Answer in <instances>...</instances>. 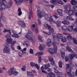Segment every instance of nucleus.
Returning <instances> with one entry per match:
<instances>
[{"label": "nucleus", "mask_w": 77, "mask_h": 77, "mask_svg": "<svg viewBox=\"0 0 77 77\" xmlns=\"http://www.w3.org/2000/svg\"><path fill=\"white\" fill-rule=\"evenodd\" d=\"M37 14L38 17L40 18H42L45 15L44 18L45 20L53 22V19H52V16L51 14H45V13L44 11L41 12L39 10L37 11Z\"/></svg>", "instance_id": "obj_1"}, {"label": "nucleus", "mask_w": 77, "mask_h": 77, "mask_svg": "<svg viewBox=\"0 0 77 77\" xmlns=\"http://www.w3.org/2000/svg\"><path fill=\"white\" fill-rule=\"evenodd\" d=\"M7 37H10V36L8 34L6 35ZM10 44V38H8L7 39V42L4 44L5 47L3 49V53H6L9 54L10 53V48H9V45Z\"/></svg>", "instance_id": "obj_2"}, {"label": "nucleus", "mask_w": 77, "mask_h": 77, "mask_svg": "<svg viewBox=\"0 0 77 77\" xmlns=\"http://www.w3.org/2000/svg\"><path fill=\"white\" fill-rule=\"evenodd\" d=\"M33 36V33L31 32L30 30H29L27 33L25 34V38L33 42H35L36 39L35 37H32V36Z\"/></svg>", "instance_id": "obj_3"}, {"label": "nucleus", "mask_w": 77, "mask_h": 77, "mask_svg": "<svg viewBox=\"0 0 77 77\" xmlns=\"http://www.w3.org/2000/svg\"><path fill=\"white\" fill-rule=\"evenodd\" d=\"M7 2L6 0H0V4L1 5V8H0V11H2V10H4L5 9H8L9 6V4H7L5 5V3H6Z\"/></svg>", "instance_id": "obj_4"}, {"label": "nucleus", "mask_w": 77, "mask_h": 77, "mask_svg": "<svg viewBox=\"0 0 77 77\" xmlns=\"http://www.w3.org/2000/svg\"><path fill=\"white\" fill-rule=\"evenodd\" d=\"M52 45L54 48H49L48 49V51L51 54H56V52H57V46L56 45L55 42H53Z\"/></svg>", "instance_id": "obj_5"}, {"label": "nucleus", "mask_w": 77, "mask_h": 77, "mask_svg": "<svg viewBox=\"0 0 77 77\" xmlns=\"http://www.w3.org/2000/svg\"><path fill=\"white\" fill-rule=\"evenodd\" d=\"M41 69L42 70V72H43V73H44L47 76V77H55L56 75L54 74V73L52 72H51L49 73H48L47 72L44 71V66H42L41 67Z\"/></svg>", "instance_id": "obj_6"}, {"label": "nucleus", "mask_w": 77, "mask_h": 77, "mask_svg": "<svg viewBox=\"0 0 77 77\" xmlns=\"http://www.w3.org/2000/svg\"><path fill=\"white\" fill-rule=\"evenodd\" d=\"M16 69L14 67H12L10 69V75H12V74H14V75H17V74H19V72L15 71L14 72V71H15Z\"/></svg>", "instance_id": "obj_7"}, {"label": "nucleus", "mask_w": 77, "mask_h": 77, "mask_svg": "<svg viewBox=\"0 0 77 77\" xmlns=\"http://www.w3.org/2000/svg\"><path fill=\"white\" fill-rule=\"evenodd\" d=\"M66 71L67 72V74L69 77H75L74 75H72L71 73V68L69 67V68H66Z\"/></svg>", "instance_id": "obj_8"}, {"label": "nucleus", "mask_w": 77, "mask_h": 77, "mask_svg": "<svg viewBox=\"0 0 77 77\" xmlns=\"http://www.w3.org/2000/svg\"><path fill=\"white\" fill-rule=\"evenodd\" d=\"M43 26L45 27V28H46L48 26L49 31H50V32L51 33H52V32H54V29L53 28H51V26L49 25H48V24H47V23H45L43 24Z\"/></svg>", "instance_id": "obj_9"}, {"label": "nucleus", "mask_w": 77, "mask_h": 77, "mask_svg": "<svg viewBox=\"0 0 77 77\" xmlns=\"http://www.w3.org/2000/svg\"><path fill=\"white\" fill-rule=\"evenodd\" d=\"M10 44H11V48L12 50H14V48L13 47V46L16 44V41H13V39L12 38H10Z\"/></svg>", "instance_id": "obj_10"}, {"label": "nucleus", "mask_w": 77, "mask_h": 77, "mask_svg": "<svg viewBox=\"0 0 77 77\" xmlns=\"http://www.w3.org/2000/svg\"><path fill=\"white\" fill-rule=\"evenodd\" d=\"M18 23L22 27H26V23H25L24 21L20 20L18 21Z\"/></svg>", "instance_id": "obj_11"}, {"label": "nucleus", "mask_w": 77, "mask_h": 77, "mask_svg": "<svg viewBox=\"0 0 77 77\" xmlns=\"http://www.w3.org/2000/svg\"><path fill=\"white\" fill-rule=\"evenodd\" d=\"M26 1H29V0H25ZM15 3L16 5L17 6H18V5H20V4L22 3V2H25V0H18L17 1V0H14Z\"/></svg>", "instance_id": "obj_12"}, {"label": "nucleus", "mask_w": 77, "mask_h": 77, "mask_svg": "<svg viewBox=\"0 0 77 77\" xmlns=\"http://www.w3.org/2000/svg\"><path fill=\"white\" fill-rule=\"evenodd\" d=\"M69 57L70 59L72 60L75 57V58L77 59V55L75 54V53H73V54H69Z\"/></svg>", "instance_id": "obj_13"}, {"label": "nucleus", "mask_w": 77, "mask_h": 77, "mask_svg": "<svg viewBox=\"0 0 77 77\" xmlns=\"http://www.w3.org/2000/svg\"><path fill=\"white\" fill-rule=\"evenodd\" d=\"M64 8L66 10V11L67 12H69V11L71 10V8L68 6V5H64Z\"/></svg>", "instance_id": "obj_14"}, {"label": "nucleus", "mask_w": 77, "mask_h": 77, "mask_svg": "<svg viewBox=\"0 0 77 77\" xmlns=\"http://www.w3.org/2000/svg\"><path fill=\"white\" fill-rule=\"evenodd\" d=\"M61 56L63 58V59H64V57H65V50L64 49L62 48L61 49Z\"/></svg>", "instance_id": "obj_15"}, {"label": "nucleus", "mask_w": 77, "mask_h": 77, "mask_svg": "<svg viewBox=\"0 0 77 77\" xmlns=\"http://www.w3.org/2000/svg\"><path fill=\"white\" fill-rule=\"evenodd\" d=\"M69 57H68V56H66L65 58V61L66 62H67L68 60H69V62L70 64V65H72V62L71 60H69Z\"/></svg>", "instance_id": "obj_16"}, {"label": "nucleus", "mask_w": 77, "mask_h": 77, "mask_svg": "<svg viewBox=\"0 0 77 77\" xmlns=\"http://www.w3.org/2000/svg\"><path fill=\"white\" fill-rule=\"evenodd\" d=\"M45 45L44 44H42L39 47V49L40 50H41V51H42L44 49V48H45Z\"/></svg>", "instance_id": "obj_17"}, {"label": "nucleus", "mask_w": 77, "mask_h": 77, "mask_svg": "<svg viewBox=\"0 0 77 77\" xmlns=\"http://www.w3.org/2000/svg\"><path fill=\"white\" fill-rule=\"evenodd\" d=\"M67 29L68 31L69 32H71L73 30V26L70 25L68 26Z\"/></svg>", "instance_id": "obj_18"}, {"label": "nucleus", "mask_w": 77, "mask_h": 77, "mask_svg": "<svg viewBox=\"0 0 77 77\" xmlns=\"http://www.w3.org/2000/svg\"><path fill=\"white\" fill-rule=\"evenodd\" d=\"M62 23L65 25H69L70 23L69 22L66 21V20H64L62 22Z\"/></svg>", "instance_id": "obj_19"}, {"label": "nucleus", "mask_w": 77, "mask_h": 77, "mask_svg": "<svg viewBox=\"0 0 77 77\" xmlns=\"http://www.w3.org/2000/svg\"><path fill=\"white\" fill-rule=\"evenodd\" d=\"M38 39L39 41L42 42L43 41V39H42V37L40 35H38Z\"/></svg>", "instance_id": "obj_20"}, {"label": "nucleus", "mask_w": 77, "mask_h": 77, "mask_svg": "<svg viewBox=\"0 0 77 77\" xmlns=\"http://www.w3.org/2000/svg\"><path fill=\"white\" fill-rule=\"evenodd\" d=\"M17 12H18V15L19 16L21 15V14H22V11H21V9L20 8H19L17 10Z\"/></svg>", "instance_id": "obj_21"}, {"label": "nucleus", "mask_w": 77, "mask_h": 77, "mask_svg": "<svg viewBox=\"0 0 77 77\" xmlns=\"http://www.w3.org/2000/svg\"><path fill=\"white\" fill-rule=\"evenodd\" d=\"M66 19L67 20H72V21H74V20L71 16H67L66 17Z\"/></svg>", "instance_id": "obj_22"}, {"label": "nucleus", "mask_w": 77, "mask_h": 77, "mask_svg": "<svg viewBox=\"0 0 77 77\" xmlns=\"http://www.w3.org/2000/svg\"><path fill=\"white\" fill-rule=\"evenodd\" d=\"M12 37L13 38H18L20 37V36L18 35V34H14L12 35Z\"/></svg>", "instance_id": "obj_23"}, {"label": "nucleus", "mask_w": 77, "mask_h": 77, "mask_svg": "<svg viewBox=\"0 0 77 77\" xmlns=\"http://www.w3.org/2000/svg\"><path fill=\"white\" fill-rule=\"evenodd\" d=\"M68 12L69 15L70 16L74 14V12L72 10H70L68 12Z\"/></svg>", "instance_id": "obj_24"}, {"label": "nucleus", "mask_w": 77, "mask_h": 77, "mask_svg": "<svg viewBox=\"0 0 77 77\" xmlns=\"http://www.w3.org/2000/svg\"><path fill=\"white\" fill-rule=\"evenodd\" d=\"M71 3L72 5H75L77 3V2L74 0H72L71 1Z\"/></svg>", "instance_id": "obj_25"}, {"label": "nucleus", "mask_w": 77, "mask_h": 77, "mask_svg": "<svg viewBox=\"0 0 77 77\" xmlns=\"http://www.w3.org/2000/svg\"><path fill=\"white\" fill-rule=\"evenodd\" d=\"M57 37L59 39H62L63 37V35L61 34H58L57 35Z\"/></svg>", "instance_id": "obj_26"}, {"label": "nucleus", "mask_w": 77, "mask_h": 77, "mask_svg": "<svg viewBox=\"0 0 77 77\" xmlns=\"http://www.w3.org/2000/svg\"><path fill=\"white\" fill-rule=\"evenodd\" d=\"M61 29L63 30H64V31H66V30L67 29V27L66 26H63L61 27Z\"/></svg>", "instance_id": "obj_27"}, {"label": "nucleus", "mask_w": 77, "mask_h": 77, "mask_svg": "<svg viewBox=\"0 0 77 77\" xmlns=\"http://www.w3.org/2000/svg\"><path fill=\"white\" fill-rule=\"evenodd\" d=\"M60 23H61L60 21H57L56 22V24L57 27H59V26H60Z\"/></svg>", "instance_id": "obj_28"}, {"label": "nucleus", "mask_w": 77, "mask_h": 77, "mask_svg": "<svg viewBox=\"0 0 77 77\" xmlns=\"http://www.w3.org/2000/svg\"><path fill=\"white\" fill-rule=\"evenodd\" d=\"M44 53L42 52H38L36 54V56H41L43 55Z\"/></svg>", "instance_id": "obj_29"}, {"label": "nucleus", "mask_w": 77, "mask_h": 77, "mask_svg": "<svg viewBox=\"0 0 77 77\" xmlns=\"http://www.w3.org/2000/svg\"><path fill=\"white\" fill-rule=\"evenodd\" d=\"M26 50H27V48H24L23 50H21V51H22V53H23V54H25L26 53V52L25 51H26Z\"/></svg>", "instance_id": "obj_30"}, {"label": "nucleus", "mask_w": 77, "mask_h": 77, "mask_svg": "<svg viewBox=\"0 0 77 77\" xmlns=\"http://www.w3.org/2000/svg\"><path fill=\"white\" fill-rule=\"evenodd\" d=\"M24 42L27 47H28L29 45V41L28 40H26L24 41Z\"/></svg>", "instance_id": "obj_31"}, {"label": "nucleus", "mask_w": 77, "mask_h": 77, "mask_svg": "<svg viewBox=\"0 0 77 77\" xmlns=\"http://www.w3.org/2000/svg\"><path fill=\"white\" fill-rule=\"evenodd\" d=\"M3 32L4 33H5V32H8L9 35L10 34V29H5L3 31Z\"/></svg>", "instance_id": "obj_32"}, {"label": "nucleus", "mask_w": 77, "mask_h": 77, "mask_svg": "<svg viewBox=\"0 0 77 77\" xmlns=\"http://www.w3.org/2000/svg\"><path fill=\"white\" fill-rule=\"evenodd\" d=\"M61 41L63 42H66V38L64 37L63 38L61 39Z\"/></svg>", "instance_id": "obj_33"}, {"label": "nucleus", "mask_w": 77, "mask_h": 77, "mask_svg": "<svg viewBox=\"0 0 77 77\" xmlns=\"http://www.w3.org/2000/svg\"><path fill=\"white\" fill-rule=\"evenodd\" d=\"M50 66V63H49L47 64L46 65H45V69H47L48 68V67H49V66Z\"/></svg>", "instance_id": "obj_34"}, {"label": "nucleus", "mask_w": 77, "mask_h": 77, "mask_svg": "<svg viewBox=\"0 0 77 77\" xmlns=\"http://www.w3.org/2000/svg\"><path fill=\"white\" fill-rule=\"evenodd\" d=\"M66 50L69 52H70V51H71V48L69 46H67L66 47Z\"/></svg>", "instance_id": "obj_35"}, {"label": "nucleus", "mask_w": 77, "mask_h": 77, "mask_svg": "<svg viewBox=\"0 0 77 77\" xmlns=\"http://www.w3.org/2000/svg\"><path fill=\"white\" fill-rule=\"evenodd\" d=\"M18 56H19L20 57H23V53H21L20 52H19L18 53Z\"/></svg>", "instance_id": "obj_36"}, {"label": "nucleus", "mask_w": 77, "mask_h": 77, "mask_svg": "<svg viewBox=\"0 0 77 77\" xmlns=\"http://www.w3.org/2000/svg\"><path fill=\"white\" fill-rule=\"evenodd\" d=\"M67 39L68 40V41H71V39L72 40H73L72 39V38H72V37H71V36H68L67 37Z\"/></svg>", "instance_id": "obj_37"}, {"label": "nucleus", "mask_w": 77, "mask_h": 77, "mask_svg": "<svg viewBox=\"0 0 77 77\" xmlns=\"http://www.w3.org/2000/svg\"><path fill=\"white\" fill-rule=\"evenodd\" d=\"M38 26H41V21L40 19H38Z\"/></svg>", "instance_id": "obj_38"}, {"label": "nucleus", "mask_w": 77, "mask_h": 77, "mask_svg": "<svg viewBox=\"0 0 77 77\" xmlns=\"http://www.w3.org/2000/svg\"><path fill=\"white\" fill-rule=\"evenodd\" d=\"M59 63V67L60 68H62V62L61 61H60L58 62Z\"/></svg>", "instance_id": "obj_39"}, {"label": "nucleus", "mask_w": 77, "mask_h": 77, "mask_svg": "<svg viewBox=\"0 0 77 77\" xmlns=\"http://www.w3.org/2000/svg\"><path fill=\"white\" fill-rule=\"evenodd\" d=\"M57 12L58 14H62V10L60 9H58Z\"/></svg>", "instance_id": "obj_40"}, {"label": "nucleus", "mask_w": 77, "mask_h": 77, "mask_svg": "<svg viewBox=\"0 0 77 77\" xmlns=\"http://www.w3.org/2000/svg\"><path fill=\"white\" fill-rule=\"evenodd\" d=\"M49 60L50 62H53V58L51 57H49Z\"/></svg>", "instance_id": "obj_41"}, {"label": "nucleus", "mask_w": 77, "mask_h": 77, "mask_svg": "<svg viewBox=\"0 0 77 77\" xmlns=\"http://www.w3.org/2000/svg\"><path fill=\"white\" fill-rule=\"evenodd\" d=\"M72 39L73 40V43L77 45V40H75V38H72Z\"/></svg>", "instance_id": "obj_42"}, {"label": "nucleus", "mask_w": 77, "mask_h": 77, "mask_svg": "<svg viewBox=\"0 0 77 77\" xmlns=\"http://www.w3.org/2000/svg\"><path fill=\"white\" fill-rule=\"evenodd\" d=\"M73 9L75 11H77V6H74L73 7Z\"/></svg>", "instance_id": "obj_43"}, {"label": "nucleus", "mask_w": 77, "mask_h": 77, "mask_svg": "<svg viewBox=\"0 0 77 77\" xmlns=\"http://www.w3.org/2000/svg\"><path fill=\"white\" fill-rule=\"evenodd\" d=\"M30 65L31 66H35V63L33 62H30Z\"/></svg>", "instance_id": "obj_44"}, {"label": "nucleus", "mask_w": 77, "mask_h": 77, "mask_svg": "<svg viewBox=\"0 0 77 77\" xmlns=\"http://www.w3.org/2000/svg\"><path fill=\"white\" fill-rule=\"evenodd\" d=\"M58 4H60V5H63V2H62L60 0H59L58 1Z\"/></svg>", "instance_id": "obj_45"}, {"label": "nucleus", "mask_w": 77, "mask_h": 77, "mask_svg": "<svg viewBox=\"0 0 77 77\" xmlns=\"http://www.w3.org/2000/svg\"><path fill=\"white\" fill-rule=\"evenodd\" d=\"M27 72V75H30V76L32 74V72H29V71L27 72Z\"/></svg>", "instance_id": "obj_46"}, {"label": "nucleus", "mask_w": 77, "mask_h": 77, "mask_svg": "<svg viewBox=\"0 0 77 77\" xmlns=\"http://www.w3.org/2000/svg\"><path fill=\"white\" fill-rule=\"evenodd\" d=\"M38 63H41V57L39 56L38 57Z\"/></svg>", "instance_id": "obj_47"}, {"label": "nucleus", "mask_w": 77, "mask_h": 77, "mask_svg": "<svg viewBox=\"0 0 77 77\" xmlns=\"http://www.w3.org/2000/svg\"><path fill=\"white\" fill-rule=\"evenodd\" d=\"M35 66L36 68L37 69H39V66H38V64L36 63L35 64Z\"/></svg>", "instance_id": "obj_48"}, {"label": "nucleus", "mask_w": 77, "mask_h": 77, "mask_svg": "<svg viewBox=\"0 0 77 77\" xmlns=\"http://www.w3.org/2000/svg\"><path fill=\"white\" fill-rule=\"evenodd\" d=\"M72 65H73V66H75V68H77V64H76V63H75L74 62L72 63Z\"/></svg>", "instance_id": "obj_49"}, {"label": "nucleus", "mask_w": 77, "mask_h": 77, "mask_svg": "<svg viewBox=\"0 0 77 77\" xmlns=\"http://www.w3.org/2000/svg\"><path fill=\"white\" fill-rule=\"evenodd\" d=\"M26 66H24L23 67V68H21V70L22 71H26Z\"/></svg>", "instance_id": "obj_50"}, {"label": "nucleus", "mask_w": 77, "mask_h": 77, "mask_svg": "<svg viewBox=\"0 0 77 77\" xmlns=\"http://www.w3.org/2000/svg\"><path fill=\"white\" fill-rule=\"evenodd\" d=\"M66 68H71L70 67V65L69 64H67L66 65Z\"/></svg>", "instance_id": "obj_51"}, {"label": "nucleus", "mask_w": 77, "mask_h": 77, "mask_svg": "<svg viewBox=\"0 0 77 77\" xmlns=\"http://www.w3.org/2000/svg\"><path fill=\"white\" fill-rule=\"evenodd\" d=\"M51 3H54L56 2V0H51V1H50Z\"/></svg>", "instance_id": "obj_52"}, {"label": "nucleus", "mask_w": 77, "mask_h": 77, "mask_svg": "<svg viewBox=\"0 0 77 77\" xmlns=\"http://www.w3.org/2000/svg\"><path fill=\"white\" fill-rule=\"evenodd\" d=\"M43 33H44V34H45V35H51V33H50L49 34H48L47 32H46L43 31Z\"/></svg>", "instance_id": "obj_53"}, {"label": "nucleus", "mask_w": 77, "mask_h": 77, "mask_svg": "<svg viewBox=\"0 0 77 77\" xmlns=\"http://www.w3.org/2000/svg\"><path fill=\"white\" fill-rule=\"evenodd\" d=\"M73 74L75 75V76H77V69H76L75 73V72H73Z\"/></svg>", "instance_id": "obj_54"}, {"label": "nucleus", "mask_w": 77, "mask_h": 77, "mask_svg": "<svg viewBox=\"0 0 77 77\" xmlns=\"http://www.w3.org/2000/svg\"><path fill=\"white\" fill-rule=\"evenodd\" d=\"M29 52L31 54H33V50L32 49H30L29 50Z\"/></svg>", "instance_id": "obj_55"}, {"label": "nucleus", "mask_w": 77, "mask_h": 77, "mask_svg": "<svg viewBox=\"0 0 77 77\" xmlns=\"http://www.w3.org/2000/svg\"><path fill=\"white\" fill-rule=\"evenodd\" d=\"M51 42H47V46H48V47H50L51 46Z\"/></svg>", "instance_id": "obj_56"}, {"label": "nucleus", "mask_w": 77, "mask_h": 77, "mask_svg": "<svg viewBox=\"0 0 77 77\" xmlns=\"http://www.w3.org/2000/svg\"><path fill=\"white\" fill-rule=\"evenodd\" d=\"M7 75H10V70H9L6 73Z\"/></svg>", "instance_id": "obj_57"}, {"label": "nucleus", "mask_w": 77, "mask_h": 77, "mask_svg": "<svg viewBox=\"0 0 77 77\" xmlns=\"http://www.w3.org/2000/svg\"><path fill=\"white\" fill-rule=\"evenodd\" d=\"M48 43H51V40L50 38H48Z\"/></svg>", "instance_id": "obj_58"}, {"label": "nucleus", "mask_w": 77, "mask_h": 77, "mask_svg": "<svg viewBox=\"0 0 77 77\" xmlns=\"http://www.w3.org/2000/svg\"><path fill=\"white\" fill-rule=\"evenodd\" d=\"M35 31L36 34H38V28H36Z\"/></svg>", "instance_id": "obj_59"}, {"label": "nucleus", "mask_w": 77, "mask_h": 77, "mask_svg": "<svg viewBox=\"0 0 77 77\" xmlns=\"http://www.w3.org/2000/svg\"><path fill=\"white\" fill-rule=\"evenodd\" d=\"M51 65H53V66H54V65H55V64L54 63V62L53 61L51 62Z\"/></svg>", "instance_id": "obj_60"}, {"label": "nucleus", "mask_w": 77, "mask_h": 77, "mask_svg": "<svg viewBox=\"0 0 77 77\" xmlns=\"http://www.w3.org/2000/svg\"><path fill=\"white\" fill-rule=\"evenodd\" d=\"M54 66V69H57V66L56 65H55Z\"/></svg>", "instance_id": "obj_61"}, {"label": "nucleus", "mask_w": 77, "mask_h": 77, "mask_svg": "<svg viewBox=\"0 0 77 77\" xmlns=\"http://www.w3.org/2000/svg\"><path fill=\"white\" fill-rule=\"evenodd\" d=\"M53 39H56V38L57 37V36H55V35H54L53 36Z\"/></svg>", "instance_id": "obj_62"}, {"label": "nucleus", "mask_w": 77, "mask_h": 77, "mask_svg": "<svg viewBox=\"0 0 77 77\" xmlns=\"http://www.w3.org/2000/svg\"><path fill=\"white\" fill-rule=\"evenodd\" d=\"M12 4H13V2L12 0L10 1V6H12Z\"/></svg>", "instance_id": "obj_63"}, {"label": "nucleus", "mask_w": 77, "mask_h": 77, "mask_svg": "<svg viewBox=\"0 0 77 77\" xmlns=\"http://www.w3.org/2000/svg\"><path fill=\"white\" fill-rule=\"evenodd\" d=\"M73 30H74L73 32H75V33H76L77 32V29L76 28H75Z\"/></svg>", "instance_id": "obj_64"}]
</instances>
